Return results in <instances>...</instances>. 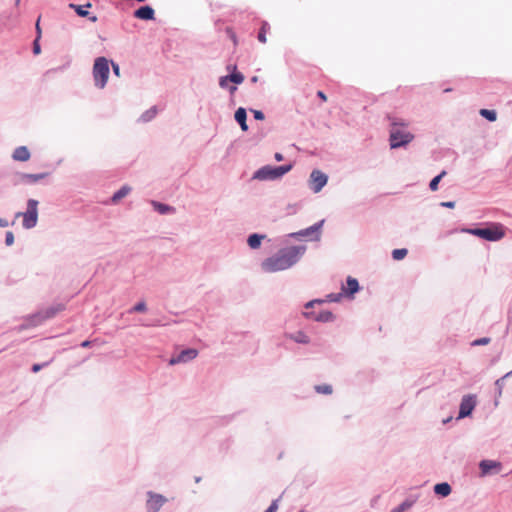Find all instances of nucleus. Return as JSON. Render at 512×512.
Returning <instances> with one entry per match:
<instances>
[{"instance_id":"nucleus-22","label":"nucleus","mask_w":512,"mask_h":512,"mask_svg":"<svg viewBox=\"0 0 512 512\" xmlns=\"http://www.w3.org/2000/svg\"><path fill=\"white\" fill-rule=\"evenodd\" d=\"M131 191V188L127 185L123 186L121 189H119L113 196H112V202L117 203L122 198L127 196L129 192Z\"/></svg>"},{"instance_id":"nucleus-29","label":"nucleus","mask_w":512,"mask_h":512,"mask_svg":"<svg viewBox=\"0 0 512 512\" xmlns=\"http://www.w3.org/2000/svg\"><path fill=\"white\" fill-rule=\"evenodd\" d=\"M152 205L161 214H165V213L173 210L171 207H169L165 204H162V203L155 202V201L152 202Z\"/></svg>"},{"instance_id":"nucleus-39","label":"nucleus","mask_w":512,"mask_h":512,"mask_svg":"<svg viewBox=\"0 0 512 512\" xmlns=\"http://www.w3.org/2000/svg\"><path fill=\"white\" fill-rule=\"evenodd\" d=\"M253 115H254V118L257 119V120H263L264 119V114L259 111V110H253Z\"/></svg>"},{"instance_id":"nucleus-31","label":"nucleus","mask_w":512,"mask_h":512,"mask_svg":"<svg viewBox=\"0 0 512 512\" xmlns=\"http://www.w3.org/2000/svg\"><path fill=\"white\" fill-rule=\"evenodd\" d=\"M321 226H322V222L317 223V224H315V225H313V226H311V227H309V228L299 232V235H301V236H308L311 233L318 231L321 228Z\"/></svg>"},{"instance_id":"nucleus-45","label":"nucleus","mask_w":512,"mask_h":512,"mask_svg":"<svg viewBox=\"0 0 512 512\" xmlns=\"http://www.w3.org/2000/svg\"><path fill=\"white\" fill-rule=\"evenodd\" d=\"M317 96L322 100V101H327V96L325 95V93L323 91H318L317 92Z\"/></svg>"},{"instance_id":"nucleus-50","label":"nucleus","mask_w":512,"mask_h":512,"mask_svg":"<svg viewBox=\"0 0 512 512\" xmlns=\"http://www.w3.org/2000/svg\"><path fill=\"white\" fill-rule=\"evenodd\" d=\"M20 3V0H16V5H18Z\"/></svg>"},{"instance_id":"nucleus-46","label":"nucleus","mask_w":512,"mask_h":512,"mask_svg":"<svg viewBox=\"0 0 512 512\" xmlns=\"http://www.w3.org/2000/svg\"><path fill=\"white\" fill-rule=\"evenodd\" d=\"M274 157H275L276 161H282L283 160V155L281 153H276Z\"/></svg>"},{"instance_id":"nucleus-19","label":"nucleus","mask_w":512,"mask_h":512,"mask_svg":"<svg viewBox=\"0 0 512 512\" xmlns=\"http://www.w3.org/2000/svg\"><path fill=\"white\" fill-rule=\"evenodd\" d=\"M246 118H247L246 110L242 107L238 108L235 112V120L240 124L241 129L243 131L248 130V126L246 124Z\"/></svg>"},{"instance_id":"nucleus-16","label":"nucleus","mask_w":512,"mask_h":512,"mask_svg":"<svg viewBox=\"0 0 512 512\" xmlns=\"http://www.w3.org/2000/svg\"><path fill=\"white\" fill-rule=\"evenodd\" d=\"M69 7L74 9L78 16L89 17V20L93 23L98 20L97 16H90V13L87 10V8L91 7V3H87L86 5H75L71 3L69 4Z\"/></svg>"},{"instance_id":"nucleus-8","label":"nucleus","mask_w":512,"mask_h":512,"mask_svg":"<svg viewBox=\"0 0 512 512\" xmlns=\"http://www.w3.org/2000/svg\"><path fill=\"white\" fill-rule=\"evenodd\" d=\"M359 290L358 281L355 278L348 277L347 278V286L342 287V293L339 294H330L328 295V299L331 302H337L340 300L342 295L353 296Z\"/></svg>"},{"instance_id":"nucleus-40","label":"nucleus","mask_w":512,"mask_h":512,"mask_svg":"<svg viewBox=\"0 0 512 512\" xmlns=\"http://www.w3.org/2000/svg\"><path fill=\"white\" fill-rule=\"evenodd\" d=\"M112 64V69H113V72L114 74L117 76V77H120V68H119V65L114 63V62H111Z\"/></svg>"},{"instance_id":"nucleus-51","label":"nucleus","mask_w":512,"mask_h":512,"mask_svg":"<svg viewBox=\"0 0 512 512\" xmlns=\"http://www.w3.org/2000/svg\"><path fill=\"white\" fill-rule=\"evenodd\" d=\"M299 512H304V511H299Z\"/></svg>"},{"instance_id":"nucleus-1","label":"nucleus","mask_w":512,"mask_h":512,"mask_svg":"<svg viewBox=\"0 0 512 512\" xmlns=\"http://www.w3.org/2000/svg\"><path fill=\"white\" fill-rule=\"evenodd\" d=\"M303 252L304 248L297 246L282 249L274 256L267 258L262 263V268L269 273L288 269L297 263Z\"/></svg>"},{"instance_id":"nucleus-27","label":"nucleus","mask_w":512,"mask_h":512,"mask_svg":"<svg viewBox=\"0 0 512 512\" xmlns=\"http://www.w3.org/2000/svg\"><path fill=\"white\" fill-rule=\"evenodd\" d=\"M407 253H408V251L405 248L395 249L392 252V257H393L394 260L399 261V260L404 259L406 257V255H407Z\"/></svg>"},{"instance_id":"nucleus-9","label":"nucleus","mask_w":512,"mask_h":512,"mask_svg":"<svg viewBox=\"0 0 512 512\" xmlns=\"http://www.w3.org/2000/svg\"><path fill=\"white\" fill-rule=\"evenodd\" d=\"M48 176V173H36V174H30V173H17L14 176V184H27V185H33L38 183L40 180L46 178Z\"/></svg>"},{"instance_id":"nucleus-26","label":"nucleus","mask_w":512,"mask_h":512,"mask_svg":"<svg viewBox=\"0 0 512 512\" xmlns=\"http://www.w3.org/2000/svg\"><path fill=\"white\" fill-rule=\"evenodd\" d=\"M480 115L485 117L489 121H495L497 118V114L494 110L481 109Z\"/></svg>"},{"instance_id":"nucleus-28","label":"nucleus","mask_w":512,"mask_h":512,"mask_svg":"<svg viewBox=\"0 0 512 512\" xmlns=\"http://www.w3.org/2000/svg\"><path fill=\"white\" fill-rule=\"evenodd\" d=\"M315 390H316V392H318L320 394H326V395H329L333 392L332 386L329 384L317 385V386H315Z\"/></svg>"},{"instance_id":"nucleus-35","label":"nucleus","mask_w":512,"mask_h":512,"mask_svg":"<svg viewBox=\"0 0 512 512\" xmlns=\"http://www.w3.org/2000/svg\"><path fill=\"white\" fill-rule=\"evenodd\" d=\"M490 342V339L489 338H480V339H477L475 341L472 342V345L473 346H478V345H486Z\"/></svg>"},{"instance_id":"nucleus-24","label":"nucleus","mask_w":512,"mask_h":512,"mask_svg":"<svg viewBox=\"0 0 512 512\" xmlns=\"http://www.w3.org/2000/svg\"><path fill=\"white\" fill-rule=\"evenodd\" d=\"M290 338L295 342L302 344H308L310 341L309 337L302 331H299L296 334L291 335Z\"/></svg>"},{"instance_id":"nucleus-47","label":"nucleus","mask_w":512,"mask_h":512,"mask_svg":"<svg viewBox=\"0 0 512 512\" xmlns=\"http://www.w3.org/2000/svg\"><path fill=\"white\" fill-rule=\"evenodd\" d=\"M316 302H319V301H318V300H314V301H310V302H308V303L306 304V306H305V307H306V309H308V308L312 307V306L314 305V303H316Z\"/></svg>"},{"instance_id":"nucleus-36","label":"nucleus","mask_w":512,"mask_h":512,"mask_svg":"<svg viewBox=\"0 0 512 512\" xmlns=\"http://www.w3.org/2000/svg\"><path fill=\"white\" fill-rule=\"evenodd\" d=\"M146 310V305L144 302H139L133 307V311L135 312H144Z\"/></svg>"},{"instance_id":"nucleus-13","label":"nucleus","mask_w":512,"mask_h":512,"mask_svg":"<svg viewBox=\"0 0 512 512\" xmlns=\"http://www.w3.org/2000/svg\"><path fill=\"white\" fill-rule=\"evenodd\" d=\"M165 498L160 494H150L147 501V510L149 512H157L165 503Z\"/></svg>"},{"instance_id":"nucleus-52","label":"nucleus","mask_w":512,"mask_h":512,"mask_svg":"<svg viewBox=\"0 0 512 512\" xmlns=\"http://www.w3.org/2000/svg\"><path fill=\"white\" fill-rule=\"evenodd\" d=\"M265 512H267V511H265Z\"/></svg>"},{"instance_id":"nucleus-14","label":"nucleus","mask_w":512,"mask_h":512,"mask_svg":"<svg viewBox=\"0 0 512 512\" xmlns=\"http://www.w3.org/2000/svg\"><path fill=\"white\" fill-rule=\"evenodd\" d=\"M480 469L483 475L491 472H499L501 469V463L493 460H483L480 462Z\"/></svg>"},{"instance_id":"nucleus-23","label":"nucleus","mask_w":512,"mask_h":512,"mask_svg":"<svg viewBox=\"0 0 512 512\" xmlns=\"http://www.w3.org/2000/svg\"><path fill=\"white\" fill-rule=\"evenodd\" d=\"M270 30V26L269 24L266 22V21H263L262 22V25H261V28H260V31L258 33V40L261 42V43H266L267 41V38H266V33Z\"/></svg>"},{"instance_id":"nucleus-43","label":"nucleus","mask_w":512,"mask_h":512,"mask_svg":"<svg viewBox=\"0 0 512 512\" xmlns=\"http://www.w3.org/2000/svg\"><path fill=\"white\" fill-rule=\"evenodd\" d=\"M8 226H9L8 220H6L5 218H0V228H5Z\"/></svg>"},{"instance_id":"nucleus-10","label":"nucleus","mask_w":512,"mask_h":512,"mask_svg":"<svg viewBox=\"0 0 512 512\" xmlns=\"http://www.w3.org/2000/svg\"><path fill=\"white\" fill-rule=\"evenodd\" d=\"M327 180H328L327 176L324 173H322L321 171H319V170L312 171V173L310 175L311 189L315 193L320 192L322 190V188L326 185Z\"/></svg>"},{"instance_id":"nucleus-17","label":"nucleus","mask_w":512,"mask_h":512,"mask_svg":"<svg viewBox=\"0 0 512 512\" xmlns=\"http://www.w3.org/2000/svg\"><path fill=\"white\" fill-rule=\"evenodd\" d=\"M30 151L26 146L17 147L12 154V158L15 161L25 162L30 159Z\"/></svg>"},{"instance_id":"nucleus-25","label":"nucleus","mask_w":512,"mask_h":512,"mask_svg":"<svg viewBox=\"0 0 512 512\" xmlns=\"http://www.w3.org/2000/svg\"><path fill=\"white\" fill-rule=\"evenodd\" d=\"M446 175V171H442L439 175H437L436 177H434L430 184H429V188L432 190V191H436L438 189V184L440 182V180Z\"/></svg>"},{"instance_id":"nucleus-6","label":"nucleus","mask_w":512,"mask_h":512,"mask_svg":"<svg viewBox=\"0 0 512 512\" xmlns=\"http://www.w3.org/2000/svg\"><path fill=\"white\" fill-rule=\"evenodd\" d=\"M23 216L22 226L25 229L34 228L38 221V201L29 199L27 201V210L24 213L18 212L16 217Z\"/></svg>"},{"instance_id":"nucleus-30","label":"nucleus","mask_w":512,"mask_h":512,"mask_svg":"<svg viewBox=\"0 0 512 512\" xmlns=\"http://www.w3.org/2000/svg\"><path fill=\"white\" fill-rule=\"evenodd\" d=\"M229 77V81L235 84H241L244 81V76L240 72H233Z\"/></svg>"},{"instance_id":"nucleus-4","label":"nucleus","mask_w":512,"mask_h":512,"mask_svg":"<svg viewBox=\"0 0 512 512\" xmlns=\"http://www.w3.org/2000/svg\"><path fill=\"white\" fill-rule=\"evenodd\" d=\"M109 72V60L105 57L96 58L93 65V79L96 87L103 89L106 86Z\"/></svg>"},{"instance_id":"nucleus-3","label":"nucleus","mask_w":512,"mask_h":512,"mask_svg":"<svg viewBox=\"0 0 512 512\" xmlns=\"http://www.w3.org/2000/svg\"><path fill=\"white\" fill-rule=\"evenodd\" d=\"M467 232L487 241H498L505 236V229L500 223H491L486 228L468 229Z\"/></svg>"},{"instance_id":"nucleus-44","label":"nucleus","mask_w":512,"mask_h":512,"mask_svg":"<svg viewBox=\"0 0 512 512\" xmlns=\"http://www.w3.org/2000/svg\"><path fill=\"white\" fill-rule=\"evenodd\" d=\"M441 205L444 206V207H447V208H454L455 207V202H452V201L442 202Z\"/></svg>"},{"instance_id":"nucleus-18","label":"nucleus","mask_w":512,"mask_h":512,"mask_svg":"<svg viewBox=\"0 0 512 512\" xmlns=\"http://www.w3.org/2000/svg\"><path fill=\"white\" fill-rule=\"evenodd\" d=\"M304 315L307 318H312V319H314L316 321H320V322H329L334 319V316L330 311H322V312L318 313L317 315H313V313H310V312H304Z\"/></svg>"},{"instance_id":"nucleus-2","label":"nucleus","mask_w":512,"mask_h":512,"mask_svg":"<svg viewBox=\"0 0 512 512\" xmlns=\"http://www.w3.org/2000/svg\"><path fill=\"white\" fill-rule=\"evenodd\" d=\"M388 118L391 122L390 147L396 149L409 144L414 139V135L403 129L408 126V123L397 117L389 116Z\"/></svg>"},{"instance_id":"nucleus-11","label":"nucleus","mask_w":512,"mask_h":512,"mask_svg":"<svg viewBox=\"0 0 512 512\" xmlns=\"http://www.w3.org/2000/svg\"><path fill=\"white\" fill-rule=\"evenodd\" d=\"M476 405L474 396L466 395L462 398L459 410V418L467 417L471 414Z\"/></svg>"},{"instance_id":"nucleus-37","label":"nucleus","mask_w":512,"mask_h":512,"mask_svg":"<svg viewBox=\"0 0 512 512\" xmlns=\"http://www.w3.org/2000/svg\"><path fill=\"white\" fill-rule=\"evenodd\" d=\"M47 365H48V362H44V363H42V364H33V365H32L31 370H32V372L37 373V372H39L43 367H45V366H47Z\"/></svg>"},{"instance_id":"nucleus-49","label":"nucleus","mask_w":512,"mask_h":512,"mask_svg":"<svg viewBox=\"0 0 512 512\" xmlns=\"http://www.w3.org/2000/svg\"><path fill=\"white\" fill-rule=\"evenodd\" d=\"M236 90L235 86L230 87V92L233 93Z\"/></svg>"},{"instance_id":"nucleus-5","label":"nucleus","mask_w":512,"mask_h":512,"mask_svg":"<svg viewBox=\"0 0 512 512\" xmlns=\"http://www.w3.org/2000/svg\"><path fill=\"white\" fill-rule=\"evenodd\" d=\"M60 311V305L57 307L51 306L46 309L40 310L32 315L25 318V322L22 325L23 328L35 327L41 325L45 320L50 319Z\"/></svg>"},{"instance_id":"nucleus-34","label":"nucleus","mask_w":512,"mask_h":512,"mask_svg":"<svg viewBox=\"0 0 512 512\" xmlns=\"http://www.w3.org/2000/svg\"><path fill=\"white\" fill-rule=\"evenodd\" d=\"M40 39H34L33 41V54L38 55L41 53V46L39 43Z\"/></svg>"},{"instance_id":"nucleus-12","label":"nucleus","mask_w":512,"mask_h":512,"mask_svg":"<svg viewBox=\"0 0 512 512\" xmlns=\"http://www.w3.org/2000/svg\"><path fill=\"white\" fill-rule=\"evenodd\" d=\"M198 355V351L196 349H186L181 351L176 357H172L169 360L170 365H175L182 362H187L188 360H192L196 358Z\"/></svg>"},{"instance_id":"nucleus-38","label":"nucleus","mask_w":512,"mask_h":512,"mask_svg":"<svg viewBox=\"0 0 512 512\" xmlns=\"http://www.w3.org/2000/svg\"><path fill=\"white\" fill-rule=\"evenodd\" d=\"M278 509V503L277 500L273 501L269 508L266 510L267 512H276Z\"/></svg>"},{"instance_id":"nucleus-41","label":"nucleus","mask_w":512,"mask_h":512,"mask_svg":"<svg viewBox=\"0 0 512 512\" xmlns=\"http://www.w3.org/2000/svg\"><path fill=\"white\" fill-rule=\"evenodd\" d=\"M39 22H40V17L38 18L37 22H36V38L35 39H40L41 38V28H40V25H39Z\"/></svg>"},{"instance_id":"nucleus-42","label":"nucleus","mask_w":512,"mask_h":512,"mask_svg":"<svg viewBox=\"0 0 512 512\" xmlns=\"http://www.w3.org/2000/svg\"><path fill=\"white\" fill-rule=\"evenodd\" d=\"M229 81V77L228 76H225V77H222L219 81V85L222 87V88H225L227 87V83Z\"/></svg>"},{"instance_id":"nucleus-7","label":"nucleus","mask_w":512,"mask_h":512,"mask_svg":"<svg viewBox=\"0 0 512 512\" xmlns=\"http://www.w3.org/2000/svg\"><path fill=\"white\" fill-rule=\"evenodd\" d=\"M291 165H284L278 167L264 166L260 168L254 178L259 180H273L282 177L284 174L291 170Z\"/></svg>"},{"instance_id":"nucleus-32","label":"nucleus","mask_w":512,"mask_h":512,"mask_svg":"<svg viewBox=\"0 0 512 512\" xmlns=\"http://www.w3.org/2000/svg\"><path fill=\"white\" fill-rule=\"evenodd\" d=\"M5 244L12 246L14 244V234L11 231H7L5 234Z\"/></svg>"},{"instance_id":"nucleus-48","label":"nucleus","mask_w":512,"mask_h":512,"mask_svg":"<svg viewBox=\"0 0 512 512\" xmlns=\"http://www.w3.org/2000/svg\"><path fill=\"white\" fill-rule=\"evenodd\" d=\"M89 344H90V342H89V341H84V342L82 343V346H83V347H86V346H88Z\"/></svg>"},{"instance_id":"nucleus-15","label":"nucleus","mask_w":512,"mask_h":512,"mask_svg":"<svg viewBox=\"0 0 512 512\" xmlns=\"http://www.w3.org/2000/svg\"><path fill=\"white\" fill-rule=\"evenodd\" d=\"M134 17L140 20H153L155 12L150 6H142L134 11Z\"/></svg>"},{"instance_id":"nucleus-21","label":"nucleus","mask_w":512,"mask_h":512,"mask_svg":"<svg viewBox=\"0 0 512 512\" xmlns=\"http://www.w3.org/2000/svg\"><path fill=\"white\" fill-rule=\"evenodd\" d=\"M265 238V235L252 234L248 237V245L252 249H257L261 245V240Z\"/></svg>"},{"instance_id":"nucleus-20","label":"nucleus","mask_w":512,"mask_h":512,"mask_svg":"<svg viewBox=\"0 0 512 512\" xmlns=\"http://www.w3.org/2000/svg\"><path fill=\"white\" fill-rule=\"evenodd\" d=\"M434 492L437 495L446 497L451 493V487L448 483H439L434 486Z\"/></svg>"},{"instance_id":"nucleus-33","label":"nucleus","mask_w":512,"mask_h":512,"mask_svg":"<svg viewBox=\"0 0 512 512\" xmlns=\"http://www.w3.org/2000/svg\"><path fill=\"white\" fill-rule=\"evenodd\" d=\"M410 506H411V504L404 502L401 505H399L398 507L394 508L391 512H404L407 509H409Z\"/></svg>"}]
</instances>
